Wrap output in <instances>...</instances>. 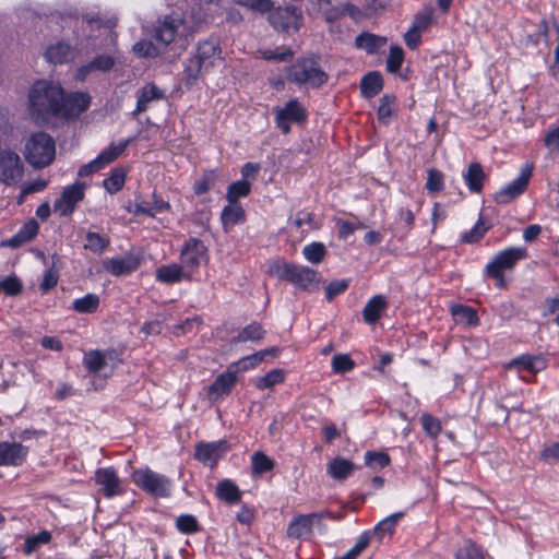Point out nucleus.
I'll use <instances>...</instances> for the list:
<instances>
[{
  "label": "nucleus",
  "instance_id": "obj_1",
  "mask_svg": "<svg viewBox=\"0 0 559 559\" xmlns=\"http://www.w3.org/2000/svg\"><path fill=\"white\" fill-rule=\"evenodd\" d=\"M62 87L50 81L34 83L28 93V111L34 122L46 124L58 118L61 109Z\"/></svg>",
  "mask_w": 559,
  "mask_h": 559
},
{
  "label": "nucleus",
  "instance_id": "obj_2",
  "mask_svg": "<svg viewBox=\"0 0 559 559\" xmlns=\"http://www.w3.org/2000/svg\"><path fill=\"white\" fill-rule=\"evenodd\" d=\"M56 155V143L51 135L44 131L33 133L25 142L24 156L34 168L49 166Z\"/></svg>",
  "mask_w": 559,
  "mask_h": 559
},
{
  "label": "nucleus",
  "instance_id": "obj_3",
  "mask_svg": "<svg viewBox=\"0 0 559 559\" xmlns=\"http://www.w3.org/2000/svg\"><path fill=\"white\" fill-rule=\"evenodd\" d=\"M329 79L317 60L300 58L290 68L287 80L299 86L318 88Z\"/></svg>",
  "mask_w": 559,
  "mask_h": 559
},
{
  "label": "nucleus",
  "instance_id": "obj_4",
  "mask_svg": "<svg viewBox=\"0 0 559 559\" xmlns=\"http://www.w3.org/2000/svg\"><path fill=\"white\" fill-rule=\"evenodd\" d=\"M118 362L115 350H90L85 354L83 364L93 377L92 384L95 390L102 389L105 379L109 377Z\"/></svg>",
  "mask_w": 559,
  "mask_h": 559
},
{
  "label": "nucleus",
  "instance_id": "obj_5",
  "mask_svg": "<svg viewBox=\"0 0 559 559\" xmlns=\"http://www.w3.org/2000/svg\"><path fill=\"white\" fill-rule=\"evenodd\" d=\"M269 273L287 281L298 288L309 290L319 281L318 272L304 265L277 261L270 266Z\"/></svg>",
  "mask_w": 559,
  "mask_h": 559
},
{
  "label": "nucleus",
  "instance_id": "obj_6",
  "mask_svg": "<svg viewBox=\"0 0 559 559\" xmlns=\"http://www.w3.org/2000/svg\"><path fill=\"white\" fill-rule=\"evenodd\" d=\"M133 481L143 490L155 497H168L171 481L164 475L148 468L133 472Z\"/></svg>",
  "mask_w": 559,
  "mask_h": 559
},
{
  "label": "nucleus",
  "instance_id": "obj_7",
  "mask_svg": "<svg viewBox=\"0 0 559 559\" xmlns=\"http://www.w3.org/2000/svg\"><path fill=\"white\" fill-rule=\"evenodd\" d=\"M207 249L197 238L188 239L180 251V265L187 273V280H191L193 273L206 260Z\"/></svg>",
  "mask_w": 559,
  "mask_h": 559
},
{
  "label": "nucleus",
  "instance_id": "obj_8",
  "mask_svg": "<svg viewBox=\"0 0 559 559\" xmlns=\"http://www.w3.org/2000/svg\"><path fill=\"white\" fill-rule=\"evenodd\" d=\"M527 258V250L523 247H510L493 255L491 261L486 265L487 275H496L504 271H511L516 263Z\"/></svg>",
  "mask_w": 559,
  "mask_h": 559
},
{
  "label": "nucleus",
  "instance_id": "obj_9",
  "mask_svg": "<svg viewBox=\"0 0 559 559\" xmlns=\"http://www.w3.org/2000/svg\"><path fill=\"white\" fill-rule=\"evenodd\" d=\"M275 123L283 134L290 132L292 123H301L306 121L307 109L297 100L289 99L283 107H275Z\"/></svg>",
  "mask_w": 559,
  "mask_h": 559
},
{
  "label": "nucleus",
  "instance_id": "obj_10",
  "mask_svg": "<svg viewBox=\"0 0 559 559\" xmlns=\"http://www.w3.org/2000/svg\"><path fill=\"white\" fill-rule=\"evenodd\" d=\"M269 21L276 29L287 33L297 32L302 23V14L295 7L271 9L269 11Z\"/></svg>",
  "mask_w": 559,
  "mask_h": 559
},
{
  "label": "nucleus",
  "instance_id": "obj_11",
  "mask_svg": "<svg viewBox=\"0 0 559 559\" xmlns=\"http://www.w3.org/2000/svg\"><path fill=\"white\" fill-rule=\"evenodd\" d=\"M183 26V19L176 13L165 15L154 27L153 37L164 47L175 41Z\"/></svg>",
  "mask_w": 559,
  "mask_h": 559
},
{
  "label": "nucleus",
  "instance_id": "obj_12",
  "mask_svg": "<svg viewBox=\"0 0 559 559\" xmlns=\"http://www.w3.org/2000/svg\"><path fill=\"white\" fill-rule=\"evenodd\" d=\"M23 177V164L20 156L10 150L0 152V181L13 185Z\"/></svg>",
  "mask_w": 559,
  "mask_h": 559
},
{
  "label": "nucleus",
  "instance_id": "obj_13",
  "mask_svg": "<svg viewBox=\"0 0 559 559\" xmlns=\"http://www.w3.org/2000/svg\"><path fill=\"white\" fill-rule=\"evenodd\" d=\"M90 104L91 96L87 93L76 92L66 96L62 90L61 109L58 118H76L87 110Z\"/></svg>",
  "mask_w": 559,
  "mask_h": 559
},
{
  "label": "nucleus",
  "instance_id": "obj_14",
  "mask_svg": "<svg viewBox=\"0 0 559 559\" xmlns=\"http://www.w3.org/2000/svg\"><path fill=\"white\" fill-rule=\"evenodd\" d=\"M85 195V183L76 182L72 186L64 188L61 197L56 200L53 204L55 212L62 216L70 215L76 204L83 200Z\"/></svg>",
  "mask_w": 559,
  "mask_h": 559
},
{
  "label": "nucleus",
  "instance_id": "obj_15",
  "mask_svg": "<svg viewBox=\"0 0 559 559\" xmlns=\"http://www.w3.org/2000/svg\"><path fill=\"white\" fill-rule=\"evenodd\" d=\"M227 451L228 444L225 440L215 442H199L195 445L194 457L203 464L214 466Z\"/></svg>",
  "mask_w": 559,
  "mask_h": 559
},
{
  "label": "nucleus",
  "instance_id": "obj_16",
  "mask_svg": "<svg viewBox=\"0 0 559 559\" xmlns=\"http://www.w3.org/2000/svg\"><path fill=\"white\" fill-rule=\"evenodd\" d=\"M532 176V167L526 165L522 168L521 175L519 178L513 180L510 185L502 188L499 192L496 193L495 200L498 203H509L520 194H522L527 188L530 178Z\"/></svg>",
  "mask_w": 559,
  "mask_h": 559
},
{
  "label": "nucleus",
  "instance_id": "obj_17",
  "mask_svg": "<svg viewBox=\"0 0 559 559\" xmlns=\"http://www.w3.org/2000/svg\"><path fill=\"white\" fill-rule=\"evenodd\" d=\"M28 448L17 442H0V466H20L26 460Z\"/></svg>",
  "mask_w": 559,
  "mask_h": 559
},
{
  "label": "nucleus",
  "instance_id": "obj_18",
  "mask_svg": "<svg viewBox=\"0 0 559 559\" xmlns=\"http://www.w3.org/2000/svg\"><path fill=\"white\" fill-rule=\"evenodd\" d=\"M140 264L141 259L138 255L126 254L121 258L106 259L103 262V267L114 276H121L135 271Z\"/></svg>",
  "mask_w": 559,
  "mask_h": 559
},
{
  "label": "nucleus",
  "instance_id": "obj_19",
  "mask_svg": "<svg viewBox=\"0 0 559 559\" xmlns=\"http://www.w3.org/2000/svg\"><path fill=\"white\" fill-rule=\"evenodd\" d=\"M237 381L236 372L227 370L219 374L207 388V397L211 402H217L228 395Z\"/></svg>",
  "mask_w": 559,
  "mask_h": 559
},
{
  "label": "nucleus",
  "instance_id": "obj_20",
  "mask_svg": "<svg viewBox=\"0 0 559 559\" xmlns=\"http://www.w3.org/2000/svg\"><path fill=\"white\" fill-rule=\"evenodd\" d=\"M95 481L100 486L103 493L111 498L122 493L120 479L114 468H98L95 472Z\"/></svg>",
  "mask_w": 559,
  "mask_h": 559
},
{
  "label": "nucleus",
  "instance_id": "obj_21",
  "mask_svg": "<svg viewBox=\"0 0 559 559\" xmlns=\"http://www.w3.org/2000/svg\"><path fill=\"white\" fill-rule=\"evenodd\" d=\"M318 513L301 514L293 519L287 527V536L290 538H302L310 535L314 520H320Z\"/></svg>",
  "mask_w": 559,
  "mask_h": 559
},
{
  "label": "nucleus",
  "instance_id": "obj_22",
  "mask_svg": "<svg viewBox=\"0 0 559 559\" xmlns=\"http://www.w3.org/2000/svg\"><path fill=\"white\" fill-rule=\"evenodd\" d=\"M117 58L114 55H98L87 64L78 69V79L84 80L87 74L95 71L108 72L116 64Z\"/></svg>",
  "mask_w": 559,
  "mask_h": 559
},
{
  "label": "nucleus",
  "instance_id": "obj_23",
  "mask_svg": "<svg viewBox=\"0 0 559 559\" xmlns=\"http://www.w3.org/2000/svg\"><path fill=\"white\" fill-rule=\"evenodd\" d=\"M219 40L211 37L198 44L197 53L194 56L200 59L207 69L214 64V59L219 58Z\"/></svg>",
  "mask_w": 559,
  "mask_h": 559
},
{
  "label": "nucleus",
  "instance_id": "obj_24",
  "mask_svg": "<svg viewBox=\"0 0 559 559\" xmlns=\"http://www.w3.org/2000/svg\"><path fill=\"white\" fill-rule=\"evenodd\" d=\"M155 277L163 284L173 285L181 282L182 280H187V273L180 264L170 263L157 267L155 271Z\"/></svg>",
  "mask_w": 559,
  "mask_h": 559
},
{
  "label": "nucleus",
  "instance_id": "obj_25",
  "mask_svg": "<svg viewBox=\"0 0 559 559\" xmlns=\"http://www.w3.org/2000/svg\"><path fill=\"white\" fill-rule=\"evenodd\" d=\"M38 229L39 226L36 219L31 218L21 227V229L13 237L8 239L2 245H5L11 248H19L34 239L38 234Z\"/></svg>",
  "mask_w": 559,
  "mask_h": 559
},
{
  "label": "nucleus",
  "instance_id": "obj_26",
  "mask_svg": "<svg viewBox=\"0 0 559 559\" xmlns=\"http://www.w3.org/2000/svg\"><path fill=\"white\" fill-rule=\"evenodd\" d=\"M388 308V300L382 295L373 296L362 310V318L367 324H374Z\"/></svg>",
  "mask_w": 559,
  "mask_h": 559
},
{
  "label": "nucleus",
  "instance_id": "obj_27",
  "mask_svg": "<svg viewBox=\"0 0 559 559\" xmlns=\"http://www.w3.org/2000/svg\"><path fill=\"white\" fill-rule=\"evenodd\" d=\"M164 97V93L155 84L150 83L143 86L140 91L138 103L132 115L138 117L148 108V104L153 100H158Z\"/></svg>",
  "mask_w": 559,
  "mask_h": 559
},
{
  "label": "nucleus",
  "instance_id": "obj_28",
  "mask_svg": "<svg viewBox=\"0 0 559 559\" xmlns=\"http://www.w3.org/2000/svg\"><path fill=\"white\" fill-rule=\"evenodd\" d=\"M76 56V51L66 43H57L47 48L45 52L46 59L51 63H64L72 61Z\"/></svg>",
  "mask_w": 559,
  "mask_h": 559
},
{
  "label": "nucleus",
  "instance_id": "obj_29",
  "mask_svg": "<svg viewBox=\"0 0 559 559\" xmlns=\"http://www.w3.org/2000/svg\"><path fill=\"white\" fill-rule=\"evenodd\" d=\"M245 210L239 203H229L221 214V221L225 231H229L235 225L245 222Z\"/></svg>",
  "mask_w": 559,
  "mask_h": 559
},
{
  "label": "nucleus",
  "instance_id": "obj_30",
  "mask_svg": "<svg viewBox=\"0 0 559 559\" xmlns=\"http://www.w3.org/2000/svg\"><path fill=\"white\" fill-rule=\"evenodd\" d=\"M383 88V78L378 71L367 73L360 81L361 94L366 98H372Z\"/></svg>",
  "mask_w": 559,
  "mask_h": 559
},
{
  "label": "nucleus",
  "instance_id": "obj_31",
  "mask_svg": "<svg viewBox=\"0 0 559 559\" xmlns=\"http://www.w3.org/2000/svg\"><path fill=\"white\" fill-rule=\"evenodd\" d=\"M463 177L469 191L479 193L483 190L486 175L479 163L469 164Z\"/></svg>",
  "mask_w": 559,
  "mask_h": 559
},
{
  "label": "nucleus",
  "instance_id": "obj_32",
  "mask_svg": "<svg viewBox=\"0 0 559 559\" xmlns=\"http://www.w3.org/2000/svg\"><path fill=\"white\" fill-rule=\"evenodd\" d=\"M386 44V38L378 36L372 33L364 32L355 39V45L358 49L365 50L367 53H376L381 47Z\"/></svg>",
  "mask_w": 559,
  "mask_h": 559
},
{
  "label": "nucleus",
  "instance_id": "obj_33",
  "mask_svg": "<svg viewBox=\"0 0 559 559\" xmlns=\"http://www.w3.org/2000/svg\"><path fill=\"white\" fill-rule=\"evenodd\" d=\"M354 469L355 464L344 457H336L326 466L328 474L336 480H344L354 472Z\"/></svg>",
  "mask_w": 559,
  "mask_h": 559
},
{
  "label": "nucleus",
  "instance_id": "obj_34",
  "mask_svg": "<svg viewBox=\"0 0 559 559\" xmlns=\"http://www.w3.org/2000/svg\"><path fill=\"white\" fill-rule=\"evenodd\" d=\"M216 497L229 504H234L240 501L241 492L236 484L229 479H224L217 484Z\"/></svg>",
  "mask_w": 559,
  "mask_h": 559
},
{
  "label": "nucleus",
  "instance_id": "obj_35",
  "mask_svg": "<svg viewBox=\"0 0 559 559\" xmlns=\"http://www.w3.org/2000/svg\"><path fill=\"white\" fill-rule=\"evenodd\" d=\"M260 58L272 62H288L293 59L294 52L289 47L260 48L258 50Z\"/></svg>",
  "mask_w": 559,
  "mask_h": 559
},
{
  "label": "nucleus",
  "instance_id": "obj_36",
  "mask_svg": "<svg viewBox=\"0 0 559 559\" xmlns=\"http://www.w3.org/2000/svg\"><path fill=\"white\" fill-rule=\"evenodd\" d=\"M275 466V461L261 451L254 452L251 457V468L254 476H261L271 472Z\"/></svg>",
  "mask_w": 559,
  "mask_h": 559
},
{
  "label": "nucleus",
  "instance_id": "obj_37",
  "mask_svg": "<svg viewBox=\"0 0 559 559\" xmlns=\"http://www.w3.org/2000/svg\"><path fill=\"white\" fill-rule=\"evenodd\" d=\"M127 170L122 167H116L111 170V174L103 182L104 188L110 194L120 191L126 182Z\"/></svg>",
  "mask_w": 559,
  "mask_h": 559
},
{
  "label": "nucleus",
  "instance_id": "obj_38",
  "mask_svg": "<svg viewBox=\"0 0 559 559\" xmlns=\"http://www.w3.org/2000/svg\"><path fill=\"white\" fill-rule=\"evenodd\" d=\"M265 335V330L259 323H251L243 328L237 336L234 337L235 343L240 342H258L261 341Z\"/></svg>",
  "mask_w": 559,
  "mask_h": 559
},
{
  "label": "nucleus",
  "instance_id": "obj_39",
  "mask_svg": "<svg viewBox=\"0 0 559 559\" xmlns=\"http://www.w3.org/2000/svg\"><path fill=\"white\" fill-rule=\"evenodd\" d=\"M129 143H130V140L128 139V140L119 142L118 144H114V143L110 144L109 147H107L106 150L100 152L99 155L97 156V158L100 162V165H103V167H105L106 165L116 160L126 151Z\"/></svg>",
  "mask_w": 559,
  "mask_h": 559
},
{
  "label": "nucleus",
  "instance_id": "obj_40",
  "mask_svg": "<svg viewBox=\"0 0 559 559\" xmlns=\"http://www.w3.org/2000/svg\"><path fill=\"white\" fill-rule=\"evenodd\" d=\"M51 537V533L48 531H41L38 534L27 536L23 545V551L26 555H31L35 552L41 545L49 544Z\"/></svg>",
  "mask_w": 559,
  "mask_h": 559
},
{
  "label": "nucleus",
  "instance_id": "obj_41",
  "mask_svg": "<svg viewBox=\"0 0 559 559\" xmlns=\"http://www.w3.org/2000/svg\"><path fill=\"white\" fill-rule=\"evenodd\" d=\"M453 317L457 322L466 323L467 325H477V312L468 306L455 305L451 309Z\"/></svg>",
  "mask_w": 559,
  "mask_h": 559
},
{
  "label": "nucleus",
  "instance_id": "obj_42",
  "mask_svg": "<svg viewBox=\"0 0 559 559\" xmlns=\"http://www.w3.org/2000/svg\"><path fill=\"white\" fill-rule=\"evenodd\" d=\"M99 306V297L95 294H87L82 298L75 299L72 304L73 310L79 313H93Z\"/></svg>",
  "mask_w": 559,
  "mask_h": 559
},
{
  "label": "nucleus",
  "instance_id": "obj_43",
  "mask_svg": "<svg viewBox=\"0 0 559 559\" xmlns=\"http://www.w3.org/2000/svg\"><path fill=\"white\" fill-rule=\"evenodd\" d=\"M285 380V371L282 369H273L265 376L258 378L255 386L259 390L272 389L273 386L283 383Z\"/></svg>",
  "mask_w": 559,
  "mask_h": 559
},
{
  "label": "nucleus",
  "instance_id": "obj_44",
  "mask_svg": "<svg viewBox=\"0 0 559 559\" xmlns=\"http://www.w3.org/2000/svg\"><path fill=\"white\" fill-rule=\"evenodd\" d=\"M109 243V238L100 236L97 233L88 231L85 236L84 248L96 254H102Z\"/></svg>",
  "mask_w": 559,
  "mask_h": 559
},
{
  "label": "nucleus",
  "instance_id": "obj_45",
  "mask_svg": "<svg viewBox=\"0 0 559 559\" xmlns=\"http://www.w3.org/2000/svg\"><path fill=\"white\" fill-rule=\"evenodd\" d=\"M396 109V97L391 94H385L380 98V106L378 108L379 120L388 123Z\"/></svg>",
  "mask_w": 559,
  "mask_h": 559
},
{
  "label": "nucleus",
  "instance_id": "obj_46",
  "mask_svg": "<svg viewBox=\"0 0 559 559\" xmlns=\"http://www.w3.org/2000/svg\"><path fill=\"white\" fill-rule=\"evenodd\" d=\"M251 185L246 180H238L229 185L226 193L228 203H238L239 198L250 193Z\"/></svg>",
  "mask_w": 559,
  "mask_h": 559
},
{
  "label": "nucleus",
  "instance_id": "obj_47",
  "mask_svg": "<svg viewBox=\"0 0 559 559\" xmlns=\"http://www.w3.org/2000/svg\"><path fill=\"white\" fill-rule=\"evenodd\" d=\"M302 254L310 263L319 264L326 255V248L322 242L316 241L306 246L302 250Z\"/></svg>",
  "mask_w": 559,
  "mask_h": 559
},
{
  "label": "nucleus",
  "instance_id": "obj_48",
  "mask_svg": "<svg viewBox=\"0 0 559 559\" xmlns=\"http://www.w3.org/2000/svg\"><path fill=\"white\" fill-rule=\"evenodd\" d=\"M218 179V173L216 170H206L202 175L201 179L195 181L194 183V192L198 195H202L206 193L216 182Z\"/></svg>",
  "mask_w": 559,
  "mask_h": 559
},
{
  "label": "nucleus",
  "instance_id": "obj_49",
  "mask_svg": "<svg viewBox=\"0 0 559 559\" xmlns=\"http://www.w3.org/2000/svg\"><path fill=\"white\" fill-rule=\"evenodd\" d=\"M404 61V51L400 46H391L385 68L390 73H397Z\"/></svg>",
  "mask_w": 559,
  "mask_h": 559
},
{
  "label": "nucleus",
  "instance_id": "obj_50",
  "mask_svg": "<svg viewBox=\"0 0 559 559\" xmlns=\"http://www.w3.org/2000/svg\"><path fill=\"white\" fill-rule=\"evenodd\" d=\"M176 526L178 531L183 534H193L201 530L197 518L191 514H183L178 516Z\"/></svg>",
  "mask_w": 559,
  "mask_h": 559
},
{
  "label": "nucleus",
  "instance_id": "obj_51",
  "mask_svg": "<svg viewBox=\"0 0 559 559\" xmlns=\"http://www.w3.org/2000/svg\"><path fill=\"white\" fill-rule=\"evenodd\" d=\"M420 423L423 425L425 432L430 438H437L441 432L442 427L440 420L428 413L421 414Z\"/></svg>",
  "mask_w": 559,
  "mask_h": 559
},
{
  "label": "nucleus",
  "instance_id": "obj_52",
  "mask_svg": "<svg viewBox=\"0 0 559 559\" xmlns=\"http://www.w3.org/2000/svg\"><path fill=\"white\" fill-rule=\"evenodd\" d=\"M132 50L136 56L143 58H155L160 53L158 46L147 40H140L135 43Z\"/></svg>",
  "mask_w": 559,
  "mask_h": 559
},
{
  "label": "nucleus",
  "instance_id": "obj_53",
  "mask_svg": "<svg viewBox=\"0 0 559 559\" xmlns=\"http://www.w3.org/2000/svg\"><path fill=\"white\" fill-rule=\"evenodd\" d=\"M203 68H205V64L195 56L189 58L185 69L187 82L194 83L199 79Z\"/></svg>",
  "mask_w": 559,
  "mask_h": 559
},
{
  "label": "nucleus",
  "instance_id": "obj_54",
  "mask_svg": "<svg viewBox=\"0 0 559 559\" xmlns=\"http://www.w3.org/2000/svg\"><path fill=\"white\" fill-rule=\"evenodd\" d=\"M390 456L384 452L368 451L365 454V463L370 468H383L390 464Z\"/></svg>",
  "mask_w": 559,
  "mask_h": 559
},
{
  "label": "nucleus",
  "instance_id": "obj_55",
  "mask_svg": "<svg viewBox=\"0 0 559 559\" xmlns=\"http://www.w3.org/2000/svg\"><path fill=\"white\" fill-rule=\"evenodd\" d=\"M355 361L346 354H338L332 358V369L335 373H345L353 370Z\"/></svg>",
  "mask_w": 559,
  "mask_h": 559
},
{
  "label": "nucleus",
  "instance_id": "obj_56",
  "mask_svg": "<svg viewBox=\"0 0 559 559\" xmlns=\"http://www.w3.org/2000/svg\"><path fill=\"white\" fill-rule=\"evenodd\" d=\"M456 559H484L481 549L468 540L455 555Z\"/></svg>",
  "mask_w": 559,
  "mask_h": 559
},
{
  "label": "nucleus",
  "instance_id": "obj_57",
  "mask_svg": "<svg viewBox=\"0 0 559 559\" xmlns=\"http://www.w3.org/2000/svg\"><path fill=\"white\" fill-rule=\"evenodd\" d=\"M489 229L483 219H479L477 224L467 233L462 236V241L467 243H474L479 241L486 231Z\"/></svg>",
  "mask_w": 559,
  "mask_h": 559
},
{
  "label": "nucleus",
  "instance_id": "obj_58",
  "mask_svg": "<svg viewBox=\"0 0 559 559\" xmlns=\"http://www.w3.org/2000/svg\"><path fill=\"white\" fill-rule=\"evenodd\" d=\"M235 2L259 13H266L273 8L271 0H235Z\"/></svg>",
  "mask_w": 559,
  "mask_h": 559
},
{
  "label": "nucleus",
  "instance_id": "obj_59",
  "mask_svg": "<svg viewBox=\"0 0 559 559\" xmlns=\"http://www.w3.org/2000/svg\"><path fill=\"white\" fill-rule=\"evenodd\" d=\"M426 189L430 193L440 192L443 189V175L437 169H429L426 182Z\"/></svg>",
  "mask_w": 559,
  "mask_h": 559
},
{
  "label": "nucleus",
  "instance_id": "obj_60",
  "mask_svg": "<svg viewBox=\"0 0 559 559\" xmlns=\"http://www.w3.org/2000/svg\"><path fill=\"white\" fill-rule=\"evenodd\" d=\"M538 361V358L530 356V355H523L521 357L514 358L510 364L509 368H520L524 369L531 372H536V362Z\"/></svg>",
  "mask_w": 559,
  "mask_h": 559
},
{
  "label": "nucleus",
  "instance_id": "obj_61",
  "mask_svg": "<svg viewBox=\"0 0 559 559\" xmlns=\"http://www.w3.org/2000/svg\"><path fill=\"white\" fill-rule=\"evenodd\" d=\"M349 286L348 280L332 281L325 287V298L328 301H332L336 296L344 293Z\"/></svg>",
  "mask_w": 559,
  "mask_h": 559
},
{
  "label": "nucleus",
  "instance_id": "obj_62",
  "mask_svg": "<svg viewBox=\"0 0 559 559\" xmlns=\"http://www.w3.org/2000/svg\"><path fill=\"white\" fill-rule=\"evenodd\" d=\"M335 222L338 228V237L342 239H346L349 235L354 234L356 229L365 227L360 222L352 223L341 218H337Z\"/></svg>",
  "mask_w": 559,
  "mask_h": 559
},
{
  "label": "nucleus",
  "instance_id": "obj_63",
  "mask_svg": "<svg viewBox=\"0 0 559 559\" xmlns=\"http://www.w3.org/2000/svg\"><path fill=\"white\" fill-rule=\"evenodd\" d=\"M0 289L10 296L17 295L22 290V284L15 276H9L0 282Z\"/></svg>",
  "mask_w": 559,
  "mask_h": 559
},
{
  "label": "nucleus",
  "instance_id": "obj_64",
  "mask_svg": "<svg viewBox=\"0 0 559 559\" xmlns=\"http://www.w3.org/2000/svg\"><path fill=\"white\" fill-rule=\"evenodd\" d=\"M357 11V8L350 3L343 4L338 8H333L325 12L326 21L332 22L334 20H337L338 17L350 14L354 15Z\"/></svg>",
  "mask_w": 559,
  "mask_h": 559
}]
</instances>
